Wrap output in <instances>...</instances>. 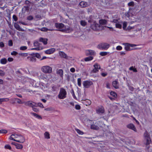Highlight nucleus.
<instances>
[{
	"mask_svg": "<svg viewBox=\"0 0 152 152\" xmlns=\"http://www.w3.org/2000/svg\"><path fill=\"white\" fill-rule=\"evenodd\" d=\"M40 30L42 31H53L54 30L53 29H48L46 27H43L40 29Z\"/></svg>",
	"mask_w": 152,
	"mask_h": 152,
	"instance_id": "bb28decb",
	"label": "nucleus"
},
{
	"mask_svg": "<svg viewBox=\"0 0 152 152\" xmlns=\"http://www.w3.org/2000/svg\"><path fill=\"white\" fill-rule=\"evenodd\" d=\"M56 73L58 75L61 77H62L63 75V71L62 69H59L56 72Z\"/></svg>",
	"mask_w": 152,
	"mask_h": 152,
	"instance_id": "aec40b11",
	"label": "nucleus"
},
{
	"mask_svg": "<svg viewBox=\"0 0 152 152\" xmlns=\"http://www.w3.org/2000/svg\"><path fill=\"white\" fill-rule=\"evenodd\" d=\"M55 26L56 27L58 28H61L64 26V25L62 23H55Z\"/></svg>",
	"mask_w": 152,
	"mask_h": 152,
	"instance_id": "6ab92c4d",
	"label": "nucleus"
},
{
	"mask_svg": "<svg viewBox=\"0 0 152 152\" xmlns=\"http://www.w3.org/2000/svg\"><path fill=\"white\" fill-rule=\"evenodd\" d=\"M14 26L16 29L19 31H23L24 30L21 28H20L19 25L17 23H14Z\"/></svg>",
	"mask_w": 152,
	"mask_h": 152,
	"instance_id": "a211bd4d",
	"label": "nucleus"
},
{
	"mask_svg": "<svg viewBox=\"0 0 152 152\" xmlns=\"http://www.w3.org/2000/svg\"><path fill=\"white\" fill-rule=\"evenodd\" d=\"M98 70L97 69L94 68L92 70L91 72L93 73H95L98 72Z\"/></svg>",
	"mask_w": 152,
	"mask_h": 152,
	"instance_id": "bf43d9fd",
	"label": "nucleus"
},
{
	"mask_svg": "<svg viewBox=\"0 0 152 152\" xmlns=\"http://www.w3.org/2000/svg\"><path fill=\"white\" fill-rule=\"evenodd\" d=\"M35 56L38 58H41L40 55L38 53L35 54Z\"/></svg>",
	"mask_w": 152,
	"mask_h": 152,
	"instance_id": "e2e57ef3",
	"label": "nucleus"
},
{
	"mask_svg": "<svg viewBox=\"0 0 152 152\" xmlns=\"http://www.w3.org/2000/svg\"><path fill=\"white\" fill-rule=\"evenodd\" d=\"M31 115H33L36 118H37L38 119H42V117L39 115H38L37 114L34 113H31Z\"/></svg>",
	"mask_w": 152,
	"mask_h": 152,
	"instance_id": "393cba45",
	"label": "nucleus"
},
{
	"mask_svg": "<svg viewBox=\"0 0 152 152\" xmlns=\"http://www.w3.org/2000/svg\"><path fill=\"white\" fill-rule=\"evenodd\" d=\"M4 148L6 149H8L9 150H11V146L9 144H7L4 146Z\"/></svg>",
	"mask_w": 152,
	"mask_h": 152,
	"instance_id": "79ce46f5",
	"label": "nucleus"
},
{
	"mask_svg": "<svg viewBox=\"0 0 152 152\" xmlns=\"http://www.w3.org/2000/svg\"><path fill=\"white\" fill-rule=\"evenodd\" d=\"M52 90L53 91H56L57 88H56V87L55 86L53 85L52 86Z\"/></svg>",
	"mask_w": 152,
	"mask_h": 152,
	"instance_id": "4d7b16f0",
	"label": "nucleus"
},
{
	"mask_svg": "<svg viewBox=\"0 0 152 152\" xmlns=\"http://www.w3.org/2000/svg\"><path fill=\"white\" fill-rule=\"evenodd\" d=\"M93 57L92 56H90L87 57L85 58L84 60L85 61H88L92 60L93 59Z\"/></svg>",
	"mask_w": 152,
	"mask_h": 152,
	"instance_id": "5701e85b",
	"label": "nucleus"
},
{
	"mask_svg": "<svg viewBox=\"0 0 152 152\" xmlns=\"http://www.w3.org/2000/svg\"><path fill=\"white\" fill-rule=\"evenodd\" d=\"M93 84L92 81L89 80H86L83 82V85L84 87L86 88H88Z\"/></svg>",
	"mask_w": 152,
	"mask_h": 152,
	"instance_id": "423d86ee",
	"label": "nucleus"
},
{
	"mask_svg": "<svg viewBox=\"0 0 152 152\" xmlns=\"http://www.w3.org/2000/svg\"><path fill=\"white\" fill-rule=\"evenodd\" d=\"M55 49L54 48H52L46 50L45 51V53L47 54H50L53 53L55 52Z\"/></svg>",
	"mask_w": 152,
	"mask_h": 152,
	"instance_id": "dca6fc26",
	"label": "nucleus"
},
{
	"mask_svg": "<svg viewBox=\"0 0 152 152\" xmlns=\"http://www.w3.org/2000/svg\"><path fill=\"white\" fill-rule=\"evenodd\" d=\"M29 6L27 5V6H24L23 7L22 9V10H25V11H28L29 10Z\"/></svg>",
	"mask_w": 152,
	"mask_h": 152,
	"instance_id": "c03bdc74",
	"label": "nucleus"
},
{
	"mask_svg": "<svg viewBox=\"0 0 152 152\" xmlns=\"http://www.w3.org/2000/svg\"><path fill=\"white\" fill-rule=\"evenodd\" d=\"M75 108L77 110H80V106L78 104H76L75 106Z\"/></svg>",
	"mask_w": 152,
	"mask_h": 152,
	"instance_id": "0e129e2a",
	"label": "nucleus"
},
{
	"mask_svg": "<svg viewBox=\"0 0 152 152\" xmlns=\"http://www.w3.org/2000/svg\"><path fill=\"white\" fill-rule=\"evenodd\" d=\"M125 45V49L126 51H129L133 50H136L140 48H135L134 49H131L130 47H133L137 46V45L134 44H131L129 43L123 44Z\"/></svg>",
	"mask_w": 152,
	"mask_h": 152,
	"instance_id": "7ed1b4c3",
	"label": "nucleus"
},
{
	"mask_svg": "<svg viewBox=\"0 0 152 152\" xmlns=\"http://www.w3.org/2000/svg\"><path fill=\"white\" fill-rule=\"evenodd\" d=\"M59 54L60 56L62 58H68V56L64 52L62 51H60L59 52Z\"/></svg>",
	"mask_w": 152,
	"mask_h": 152,
	"instance_id": "f8f14e48",
	"label": "nucleus"
},
{
	"mask_svg": "<svg viewBox=\"0 0 152 152\" xmlns=\"http://www.w3.org/2000/svg\"><path fill=\"white\" fill-rule=\"evenodd\" d=\"M36 104H37L36 106H38L39 107H42V108L44 107V106L42 103H36Z\"/></svg>",
	"mask_w": 152,
	"mask_h": 152,
	"instance_id": "603ef678",
	"label": "nucleus"
},
{
	"mask_svg": "<svg viewBox=\"0 0 152 152\" xmlns=\"http://www.w3.org/2000/svg\"><path fill=\"white\" fill-rule=\"evenodd\" d=\"M127 128L133 130L135 132H137V129L134 125L130 123L126 126Z\"/></svg>",
	"mask_w": 152,
	"mask_h": 152,
	"instance_id": "9d476101",
	"label": "nucleus"
},
{
	"mask_svg": "<svg viewBox=\"0 0 152 152\" xmlns=\"http://www.w3.org/2000/svg\"><path fill=\"white\" fill-rule=\"evenodd\" d=\"M110 45L106 43H102L99 44L97 46V48L102 50H106L110 47Z\"/></svg>",
	"mask_w": 152,
	"mask_h": 152,
	"instance_id": "39448f33",
	"label": "nucleus"
},
{
	"mask_svg": "<svg viewBox=\"0 0 152 152\" xmlns=\"http://www.w3.org/2000/svg\"><path fill=\"white\" fill-rule=\"evenodd\" d=\"M98 24H92L91 26V28L94 30H96L97 29V27L98 26Z\"/></svg>",
	"mask_w": 152,
	"mask_h": 152,
	"instance_id": "412c9836",
	"label": "nucleus"
},
{
	"mask_svg": "<svg viewBox=\"0 0 152 152\" xmlns=\"http://www.w3.org/2000/svg\"><path fill=\"white\" fill-rule=\"evenodd\" d=\"M20 136V134H12L11 135V136H13L14 138H16L17 139H18V137Z\"/></svg>",
	"mask_w": 152,
	"mask_h": 152,
	"instance_id": "864d4df0",
	"label": "nucleus"
},
{
	"mask_svg": "<svg viewBox=\"0 0 152 152\" xmlns=\"http://www.w3.org/2000/svg\"><path fill=\"white\" fill-rule=\"evenodd\" d=\"M18 54V52L15 51H13L11 53V55H12L15 56Z\"/></svg>",
	"mask_w": 152,
	"mask_h": 152,
	"instance_id": "69168bd1",
	"label": "nucleus"
},
{
	"mask_svg": "<svg viewBox=\"0 0 152 152\" xmlns=\"http://www.w3.org/2000/svg\"><path fill=\"white\" fill-rule=\"evenodd\" d=\"M67 92L65 89L63 88H61L59 94L58 95V98L60 99H64L66 97Z\"/></svg>",
	"mask_w": 152,
	"mask_h": 152,
	"instance_id": "f257e3e1",
	"label": "nucleus"
},
{
	"mask_svg": "<svg viewBox=\"0 0 152 152\" xmlns=\"http://www.w3.org/2000/svg\"><path fill=\"white\" fill-rule=\"evenodd\" d=\"M143 137L144 139L146 140L145 144L146 145H149L151 141V138L149 134L147 131L144 133Z\"/></svg>",
	"mask_w": 152,
	"mask_h": 152,
	"instance_id": "f03ea898",
	"label": "nucleus"
},
{
	"mask_svg": "<svg viewBox=\"0 0 152 152\" xmlns=\"http://www.w3.org/2000/svg\"><path fill=\"white\" fill-rule=\"evenodd\" d=\"M7 132V131L5 129H1L0 130V133L6 134Z\"/></svg>",
	"mask_w": 152,
	"mask_h": 152,
	"instance_id": "37998d69",
	"label": "nucleus"
},
{
	"mask_svg": "<svg viewBox=\"0 0 152 152\" xmlns=\"http://www.w3.org/2000/svg\"><path fill=\"white\" fill-rule=\"evenodd\" d=\"M122 47L120 46H118L116 47V49L118 50H120L122 49Z\"/></svg>",
	"mask_w": 152,
	"mask_h": 152,
	"instance_id": "13d9d810",
	"label": "nucleus"
},
{
	"mask_svg": "<svg viewBox=\"0 0 152 152\" xmlns=\"http://www.w3.org/2000/svg\"><path fill=\"white\" fill-rule=\"evenodd\" d=\"M96 113H104V108L102 106H101L100 108H99L98 109H97L96 110Z\"/></svg>",
	"mask_w": 152,
	"mask_h": 152,
	"instance_id": "2eb2a0df",
	"label": "nucleus"
},
{
	"mask_svg": "<svg viewBox=\"0 0 152 152\" xmlns=\"http://www.w3.org/2000/svg\"><path fill=\"white\" fill-rule=\"evenodd\" d=\"M115 26L117 28H121L122 25L118 23L115 24Z\"/></svg>",
	"mask_w": 152,
	"mask_h": 152,
	"instance_id": "a18cd8bd",
	"label": "nucleus"
},
{
	"mask_svg": "<svg viewBox=\"0 0 152 152\" xmlns=\"http://www.w3.org/2000/svg\"><path fill=\"white\" fill-rule=\"evenodd\" d=\"M5 75V72L3 70L0 69V76L3 77Z\"/></svg>",
	"mask_w": 152,
	"mask_h": 152,
	"instance_id": "58836bf2",
	"label": "nucleus"
},
{
	"mask_svg": "<svg viewBox=\"0 0 152 152\" xmlns=\"http://www.w3.org/2000/svg\"><path fill=\"white\" fill-rule=\"evenodd\" d=\"M99 23L102 25L106 24L107 23V20L104 19H102L99 20Z\"/></svg>",
	"mask_w": 152,
	"mask_h": 152,
	"instance_id": "c85d7f7f",
	"label": "nucleus"
},
{
	"mask_svg": "<svg viewBox=\"0 0 152 152\" xmlns=\"http://www.w3.org/2000/svg\"><path fill=\"white\" fill-rule=\"evenodd\" d=\"M40 43L37 41H35L34 43V46L37 47H40Z\"/></svg>",
	"mask_w": 152,
	"mask_h": 152,
	"instance_id": "c9c22d12",
	"label": "nucleus"
},
{
	"mask_svg": "<svg viewBox=\"0 0 152 152\" xmlns=\"http://www.w3.org/2000/svg\"><path fill=\"white\" fill-rule=\"evenodd\" d=\"M108 53L109 52H102L100 53L99 54L101 56H103L107 55Z\"/></svg>",
	"mask_w": 152,
	"mask_h": 152,
	"instance_id": "e433bc0d",
	"label": "nucleus"
},
{
	"mask_svg": "<svg viewBox=\"0 0 152 152\" xmlns=\"http://www.w3.org/2000/svg\"><path fill=\"white\" fill-rule=\"evenodd\" d=\"M71 93L72 94V95L73 96L74 98L76 99V97L75 95L74 90L73 89L72 90Z\"/></svg>",
	"mask_w": 152,
	"mask_h": 152,
	"instance_id": "338daca9",
	"label": "nucleus"
},
{
	"mask_svg": "<svg viewBox=\"0 0 152 152\" xmlns=\"http://www.w3.org/2000/svg\"><path fill=\"white\" fill-rule=\"evenodd\" d=\"M9 100L8 98H0V104H1L3 102L7 101Z\"/></svg>",
	"mask_w": 152,
	"mask_h": 152,
	"instance_id": "c756f323",
	"label": "nucleus"
},
{
	"mask_svg": "<svg viewBox=\"0 0 152 152\" xmlns=\"http://www.w3.org/2000/svg\"><path fill=\"white\" fill-rule=\"evenodd\" d=\"M45 75L44 74H41L40 76V78L44 80H46L47 79V78L45 77Z\"/></svg>",
	"mask_w": 152,
	"mask_h": 152,
	"instance_id": "a19ab883",
	"label": "nucleus"
},
{
	"mask_svg": "<svg viewBox=\"0 0 152 152\" xmlns=\"http://www.w3.org/2000/svg\"><path fill=\"white\" fill-rule=\"evenodd\" d=\"M13 19L15 21H17L18 20V18L15 15H13L12 17Z\"/></svg>",
	"mask_w": 152,
	"mask_h": 152,
	"instance_id": "052dcab7",
	"label": "nucleus"
},
{
	"mask_svg": "<svg viewBox=\"0 0 152 152\" xmlns=\"http://www.w3.org/2000/svg\"><path fill=\"white\" fill-rule=\"evenodd\" d=\"M25 137L21 134H20V136L18 137V139L16 140V141L21 143H23L25 142Z\"/></svg>",
	"mask_w": 152,
	"mask_h": 152,
	"instance_id": "1a4fd4ad",
	"label": "nucleus"
},
{
	"mask_svg": "<svg viewBox=\"0 0 152 152\" xmlns=\"http://www.w3.org/2000/svg\"><path fill=\"white\" fill-rule=\"evenodd\" d=\"M27 59L31 62H35L36 61V59L35 57L30 56L27 57Z\"/></svg>",
	"mask_w": 152,
	"mask_h": 152,
	"instance_id": "4468645a",
	"label": "nucleus"
},
{
	"mask_svg": "<svg viewBox=\"0 0 152 152\" xmlns=\"http://www.w3.org/2000/svg\"><path fill=\"white\" fill-rule=\"evenodd\" d=\"M76 131L79 134L82 135L83 134V132L81 131L80 130H79L78 129H76Z\"/></svg>",
	"mask_w": 152,
	"mask_h": 152,
	"instance_id": "3c124183",
	"label": "nucleus"
},
{
	"mask_svg": "<svg viewBox=\"0 0 152 152\" xmlns=\"http://www.w3.org/2000/svg\"><path fill=\"white\" fill-rule=\"evenodd\" d=\"M41 70L42 72L45 73L50 74L52 72V67L49 66H42Z\"/></svg>",
	"mask_w": 152,
	"mask_h": 152,
	"instance_id": "20e7f679",
	"label": "nucleus"
},
{
	"mask_svg": "<svg viewBox=\"0 0 152 152\" xmlns=\"http://www.w3.org/2000/svg\"><path fill=\"white\" fill-rule=\"evenodd\" d=\"M110 94L115 98H116L117 97L116 93L114 91H111L110 93Z\"/></svg>",
	"mask_w": 152,
	"mask_h": 152,
	"instance_id": "7c9ffc66",
	"label": "nucleus"
},
{
	"mask_svg": "<svg viewBox=\"0 0 152 152\" xmlns=\"http://www.w3.org/2000/svg\"><path fill=\"white\" fill-rule=\"evenodd\" d=\"M27 49V47L26 46H21L20 48V50H25Z\"/></svg>",
	"mask_w": 152,
	"mask_h": 152,
	"instance_id": "8fccbe9b",
	"label": "nucleus"
},
{
	"mask_svg": "<svg viewBox=\"0 0 152 152\" xmlns=\"http://www.w3.org/2000/svg\"><path fill=\"white\" fill-rule=\"evenodd\" d=\"M15 100H17V102L18 104H23L24 103V102H23L21 101V100L17 98H15Z\"/></svg>",
	"mask_w": 152,
	"mask_h": 152,
	"instance_id": "4c0bfd02",
	"label": "nucleus"
},
{
	"mask_svg": "<svg viewBox=\"0 0 152 152\" xmlns=\"http://www.w3.org/2000/svg\"><path fill=\"white\" fill-rule=\"evenodd\" d=\"M79 4L81 7L83 8L87 7L88 5V4L87 2L83 1L81 2Z\"/></svg>",
	"mask_w": 152,
	"mask_h": 152,
	"instance_id": "ddd939ff",
	"label": "nucleus"
},
{
	"mask_svg": "<svg viewBox=\"0 0 152 152\" xmlns=\"http://www.w3.org/2000/svg\"><path fill=\"white\" fill-rule=\"evenodd\" d=\"M85 102L86 103H85V104L87 106L90 105L91 104V100L87 99L85 101Z\"/></svg>",
	"mask_w": 152,
	"mask_h": 152,
	"instance_id": "f704fd0d",
	"label": "nucleus"
},
{
	"mask_svg": "<svg viewBox=\"0 0 152 152\" xmlns=\"http://www.w3.org/2000/svg\"><path fill=\"white\" fill-rule=\"evenodd\" d=\"M128 5L129 6H134V3L133 1H131L128 3Z\"/></svg>",
	"mask_w": 152,
	"mask_h": 152,
	"instance_id": "de8ad7c7",
	"label": "nucleus"
},
{
	"mask_svg": "<svg viewBox=\"0 0 152 152\" xmlns=\"http://www.w3.org/2000/svg\"><path fill=\"white\" fill-rule=\"evenodd\" d=\"M127 26V23L126 22H124L123 23V28L124 29L126 28Z\"/></svg>",
	"mask_w": 152,
	"mask_h": 152,
	"instance_id": "6e6d98bb",
	"label": "nucleus"
},
{
	"mask_svg": "<svg viewBox=\"0 0 152 152\" xmlns=\"http://www.w3.org/2000/svg\"><path fill=\"white\" fill-rule=\"evenodd\" d=\"M0 63L3 64H7V60L5 58H1L0 61Z\"/></svg>",
	"mask_w": 152,
	"mask_h": 152,
	"instance_id": "b1692460",
	"label": "nucleus"
},
{
	"mask_svg": "<svg viewBox=\"0 0 152 152\" xmlns=\"http://www.w3.org/2000/svg\"><path fill=\"white\" fill-rule=\"evenodd\" d=\"M15 145L16 148L17 149H22L23 148V146L21 144H15Z\"/></svg>",
	"mask_w": 152,
	"mask_h": 152,
	"instance_id": "a878e982",
	"label": "nucleus"
},
{
	"mask_svg": "<svg viewBox=\"0 0 152 152\" xmlns=\"http://www.w3.org/2000/svg\"><path fill=\"white\" fill-rule=\"evenodd\" d=\"M87 22L85 20H82L80 21V24L83 26H85L87 24Z\"/></svg>",
	"mask_w": 152,
	"mask_h": 152,
	"instance_id": "473e14b6",
	"label": "nucleus"
},
{
	"mask_svg": "<svg viewBox=\"0 0 152 152\" xmlns=\"http://www.w3.org/2000/svg\"><path fill=\"white\" fill-rule=\"evenodd\" d=\"M94 68L97 69L98 70L100 69L101 68L100 65L99 64L97 63H96L94 64Z\"/></svg>",
	"mask_w": 152,
	"mask_h": 152,
	"instance_id": "cd10ccee",
	"label": "nucleus"
},
{
	"mask_svg": "<svg viewBox=\"0 0 152 152\" xmlns=\"http://www.w3.org/2000/svg\"><path fill=\"white\" fill-rule=\"evenodd\" d=\"M8 45L10 46H12L13 45L12 41L11 40H10L8 41Z\"/></svg>",
	"mask_w": 152,
	"mask_h": 152,
	"instance_id": "5fc2aeb1",
	"label": "nucleus"
},
{
	"mask_svg": "<svg viewBox=\"0 0 152 152\" xmlns=\"http://www.w3.org/2000/svg\"><path fill=\"white\" fill-rule=\"evenodd\" d=\"M86 55L87 56H93L95 55L96 53L94 50H87L86 51Z\"/></svg>",
	"mask_w": 152,
	"mask_h": 152,
	"instance_id": "0eeeda50",
	"label": "nucleus"
},
{
	"mask_svg": "<svg viewBox=\"0 0 152 152\" xmlns=\"http://www.w3.org/2000/svg\"><path fill=\"white\" fill-rule=\"evenodd\" d=\"M131 9V8H129V11H128V12H127V13H126L125 15H126V16L128 18H129L130 16V15H129V13L130 12V10Z\"/></svg>",
	"mask_w": 152,
	"mask_h": 152,
	"instance_id": "49530a36",
	"label": "nucleus"
},
{
	"mask_svg": "<svg viewBox=\"0 0 152 152\" xmlns=\"http://www.w3.org/2000/svg\"><path fill=\"white\" fill-rule=\"evenodd\" d=\"M45 137V138L48 139L50 138V134L48 132H45L44 133Z\"/></svg>",
	"mask_w": 152,
	"mask_h": 152,
	"instance_id": "2f4dec72",
	"label": "nucleus"
},
{
	"mask_svg": "<svg viewBox=\"0 0 152 152\" xmlns=\"http://www.w3.org/2000/svg\"><path fill=\"white\" fill-rule=\"evenodd\" d=\"M48 40L47 39L41 37L39 38V41L42 42L44 45H46L47 44Z\"/></svg>",
	"mask_w": 152,
	"mask_h": 152,
	"instance_id": "f3484780",
	"label": "nucleus"
},
{
	"mask_svg": "<svg viewBox=\"0 0 152 152\" xmlns=\"http://www.w3.org/2000/svg\"><path fill=\"white\" fill-rule=\"evenodd\" d=\"M91 129L94 130H97L99 129V127L98 126L93 124L91 126Z\"/></svg>",
	"mask_w": 152,
	"mask_h": 152,
	"instance_id": "4be33fe9",
	"label": "nucleus"
},
{
	"mask_svg": "<svg viewBox=\"0 0 152 152\" xmlns=\"http://www.w3.org/2000/svg\"><path fill=\"white\" fill-rule=\"evenodd\" d=\"M43 48L41 47H37V48H32L31 50H42Z\"/></svg>",
	"mask_w": 152,
	"mask_h": 152,
	"instance_id": "09e8293b",
	"label": "nucleus"
},
{
	"mask_svg": "<svg viewBox=\"0 0 152 152\" xmlns=\"http://www.w3.org/2000/svg\"><path fill=\"white\" fill-rule=\"evenodd\" d=\"M4 47V45L3 42H0V47L2 48Z\"/></svg>",
	"mask_w": 152,
	"mask_h": 152,
	"instance_id": "774afa93",
	"label": "nucleus"
},
{
	"mask_svg": "<svg viewBox=\"0 0 152 152\" xmlns=\"http://www.w3.org/2000/svg\"><path fill=\"white\" fill-rule=\"evenodd\" d=\"M77 84L79 87L81 86V79L80 78L77 79Z\"/></svg>",
	"mask_w": 152,
	"mask_h": 152,
	"instance_id": "ea45409f",
	"label": "nucleus"
},
{
	"mask_svg": "<svg viewBox=\"0 0 152 152\" xmlns=\"http://www.w3.org/2000/svg\"><path fill=\"white\" fill-rule=\"evenodd\" d=\"M129 70H130L133 71L134 72H137V71L136 68H134L133 66L130 67L129 69Z\"/></svg>",
	"mask_w": 152,
	"mask_h": 152,
	"instance_id": "72a5a7b5",
	"label": "nucleus"
},
{
	"mask_svg": "<svg viewBox=\"0 0 152 152\" xmlns=\"http://www.w3.org/2000/svg\"><path fill=\"white\" fill-rule=\"evenodd\" d=\"M24 104L28 106L33 108V107L36 106L37 104L31 101H28L24 102Z\"/></svg>",
	"mask_w": 152,
	"mask_h": 152,
	"instance_id": "6e6552de",
	"label": "nucleus"
},
{
	"mask_svg": "<svg viewBox=\"0 0 152 152\" xmlns=\"http://www.w3.org/2000/svg\"><path fill=\"white\" fill-rule=\"evenodd\" d=\"M33 17L32 16H28L27 18V19L28 20H31L33 19Z\"/></svg>",
	"mask_w": 152,
	"mask_h": 152,
	"instance_id": "680f3d73",
	"label": "nucleus"
},
{
	"mask_svg": "<svg viewBox=\"0 0 152 152\" xmlns=\"http://www.w3.org/2000/svg\"><path fill=\"white\" fill-rule=\"evenodd\" d=\"M112 85L113 87L115 89L119 88V83L117 81H113L112 82Z\"/></svg>",
	"mask_w": 152,
	"mask_h": 152,
	"instance_id": "9b49d317",
	"label": "nucleus"
}]
</instances>
